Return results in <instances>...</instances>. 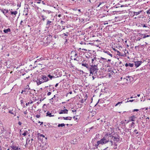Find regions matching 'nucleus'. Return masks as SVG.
I'll list each match as a JSON object with an SVG mask.
<instances>
[{"label":"nucleus","mask_w":150,"mask_h":150,"mask_svg":"<svg viewBox=\"0 0 150 150\" xmlns=\"http://www.w3.org/2000/svg\"><path fill=\"white\" fill-rule=\"evenodd\" d=\"M99 60V58H97L95 57L92 59V64L90 68L89 67L88 70L90 72V74H92L93 75V73L94 75H98V64H99L98 62L97 61Z\"/></svg>","instance_id":"nucleus-1"},{"label":"nucleus","mask_w":150,"mask_h":150,"mask_svg":"<svg viewBox=\"0 0 150 150\" xmlns=\"http://www.w3.org/2000/svg\"><path fill=\"white\" fill-rule=\"evenodd\" d=\"M48 79L47 77L45 75H41L40 76L36 81V82L38 85H39L41 83L48 81Z\"/></svg>","instance_id":"nucleus-2"},{"label":"nucleus","mask_w":150,"mask_h":150,"mask_svg":"<svg viewBox=\"0 0 150 150\" xmlns=\"http://www.w3.org/2000/svg\"><path fill=\"white\" fill-rule=\"evenodd\" d=\"M109 136V134H107L104 137L101 139L100 141H97V144H96V146H98L99 144H105L109 142V138H108Z\"/></svg>","instance_id":"nucleus-3"},{"label":"nucleus","mask_w":150,"mask_h":150,"mask_svg":"<svg viewBox=\"0 0 150 150\" xmlns=\"http://www.w3.org/2000/svg\"><path fill=\"white\" fill-rule=\"evenodd\" d=\"M109 136L108 137V138H110V144L111 145H112L113 144L112 142V140H113L114 141H116V142H118L119 140V139L118 137H115L112 136L110 134H109Z\"/></svg>","instance_id":"nucleus-4"},{"label":"nucleus","mask_w":150,"mask_h":150,"mask_svg":"<svg viewBox=\"0 0 150 150\" xmlns=\"http://www.w3.org/2000/svg\"><path fill=\"white\" fill-rule=\"evenodd\" d=\"M86 61L85 60H83L82 61L81 63L82 66L84 67H86L88 69L89 68V66L88 64L86 63Z\"/></svg>","instance_id":"nucleus-5"},{"label":"nucleus","mask_w":150,"mask_h":150,"mask_svg":"<svg viewBox=\"0 0 150 150\" xmlns=\"http://www.w3.org/2000/svg\"><path fill=\"white\" fill-rule=\"evenodd\" d=\"M142 63L141 61H138L135 62V65L136 67H139L140 65H141Z\"/></svg>","instance_id":"nucleus-6"},{"label":"nucleus","mask_w":150,"mask_h":150,"mask_svg":"<svg viewBox=\"0 0 150 150\" xmlns=\"http://www.w3.org/2000/svg\"><path fill=\"white\" fill-rule=\"evenodd\" d=\"M68 110L66 109H65L63 110H61L60 112H59V114H62L63 113L67 114L68 113Z\"/></svg>","instance_id":"nucleus-7"},{"label":"nucleus","mask_w":150,"mask_h":150,"mask_svg":"<svg viewBox=\"0 0 150 150\" xmlns=\"http://www.w3.org/2000/svg\"><path fill=\"white\" fill-rule=\"evenodd\" d=\"M136 118L135 116L134 115H133V116L130 117H129V121H135V119Z\"/></svg>","instance_id":"nucleus-8"},{"label":"nucleus","mask_w":150,"mask_h":150,"mask_svg":"<svg viewBox=\"0 0 150 150\" xmlns=\"http://www.w3.org/2000/svg\"><path fill=\"white\" fill-rule=\"evenodd\" d=\"M12 10H13L12 9H11H11L9 10V11H11L10 13H11V15H14L15 16H16V15L18 13V12L16 11H12Z\"/></svg>","instance_id":"nucleus-9"},{"label":"nucleus","mask_w":150,"mask_h":150,"mask_svg":"<svg viewBox=\"0 0 150 150\" xmlns=\"http://www.w3.org/2000/svg\"><path fill=\"white\" fill-rule=\"evenodd\" d=\"M68 32H67L66 33H64L62 35V38H66L68 37L67 34H68Z\"/></svg>","instance_id":"nucleus-10"},{"label":"nucleus","mask_w":150,"mask_h":150,"mask_svg":"<svg viewBox=\"0 0 150 150\" xmlns=\"http://www.w3.org/2000/svg\"><path fill=\"white\" fill-rule=\"evenodd\" d=\"M1 12H2L5 15L6 13H8V10H6L5 9H1Z\"/></svg>","instance_id":"nucleus-11"},{"label":"nucleus","mask_w":150,"mask_h":150,"mask_svg":"<svg viewBox=\"0 0 150 150\" xmlns=\"http://www.w3.org/2000/svg\"><path fill=\"white\" fill-rule=\"evenodd\" d=\"M41 17L42 18V20L43 21H44L46 19L47 17L45 16L44 15H42V14L41 15Z\"/></svg>","instance_id":"nucleus-12"},{"label":"nucleus","mask_w":150,"mask_h":150,"mask_svg":"<svg viewBox=\"0 0 150 150\" xmlns=\"http://www.w3.org/2000/svg\"><path fill=\"white\" fill-rule=\"evenodd\" d=\"M46 116H49L50 117H54V115H52L51 113H50V112L47 111V112L46 113Z\"/></svg>","instance_id":"nucleus-13"},{"label":"nucleus","mask_w":150,"mask_h":150,"mask_svg":"<svg viewBox=\"0 0 150 150\" xmlns=\"http://www.w3.org/2000/svg\"><path fill=\"white\" fill-rule=\"evenodd\" d=\"M11 29L9 28H8L6 29H5L3 30L4 33H8V32H11Z\"/></svg>","instance_id":"nucleus-14"},{"label":"nucleus","mask_w":150,"mask_h":150,"mask_svg":"<svg viewBox=\"0 0 150 150\" xmlns=\"http://www.w3.org/2000/svg\"><path fill=\"white\" fill-rule=\"evenodd\" d=\"M47 23L46 24V25L47 26H50V25H51V23H52V21H50L48 20H47Z\"/></svg>","instance_id":"nucleus-15"},{"label":"nucleus","mask_w":150,"mask_h":150,"mask_svg":"<svg viewBox=\"0 0 150 150\" xmlns=\"http://www.w3.org/2000/svg\"><path fill=\"white\" fill-rule=\"evenodd\" d=\"M62 118H63L64 120H71L72 119V117H62Z\"/></svg>","instance_id":"nucleus-16"},{"label":"nucleus","mask_w":150,"mask_h":150,"mask_svg":"<svg viewBox=\"0 0 150 150\" xmlns=\"http://www.w3.org/2000/svg\"><path fill=\"white\" fill-rule=\"evenodd\" d=\"M142 12V11H139L137 12H133V14L134 15L137 16V15H139V14L140 13H141Z\"/></svg>","instance_id":"nucleus-17"},{"label":"nucleus","mask_w":150,"mask_h":150,"mask_svg":"<svg viewBox=\"0 0 150 150\" xmlns=\"http://www.w3.org/2000/svg\"><path fill=\"white\" fill-rule=\"evenodd\" d=\"M150 36L149 35H146V34H142L141 35V37H142L143 38H144L146 37H149Z\"/></svg>","instance_id":"nucleus-18"},{"label":"nucleus","mask_w":150,"mask_h":150,"mask_svg":"<svg viewBox=\"0 0 150 150\" xmlns=\"http://www.w3.org/2000/svg\"><path fill=\"white\" fill-rule=\"evenodd\" d=\"M42 12H45L46 13H47L48 14H50L51 12V11H50L45 10L44 9L42 11Z\"/></svg>","instance_id":"nucleus-19"},{"label":"nucleus","mask_w":150,"mask_h":150,"mask_svg":"<svg viewBox=\"0 0 150 150\" xmlns=\"http://www.w3.org/2000/svg\"><path fill=\"white\" fill-rule=\"evenodd\" d=\"M13 149L15 150H20V148H18L17 147H16L15 146H13L12 148Z\"/></svg>","instance_id":"nucleus-20"},{"label":"nucleus","mask_w":150,"mask_h":150,"mask_svg":"<svg viewBox=\"0 0 150 150\" xmlns=\"http://www.w3.org/2000/svg\"><path fill=\"white\" fill-rule=\"evenodd\" d=\"M105 52L107 54L109 55L111 57H112V54L110 53L108 51H105Z\"/></svg>","instance_id":"nucleus-21"},{"label":"nucleus","mask_w":150,"mask_h":150,"mask_svg":"<svg viewBox=\"0 0 150 150\" xmlns=\"http://www.w3.org/2000/svg\"><path fill=\"white\" fill-rule=\"evenodd\" d=\"M64 126H65V124L64 123H62L61 124H59L58 125V127H63Z\"/></svg>","instance_id":"nucleus-22"},{"label":"nucleus","mask_w":150,"mask_h":150,"mask_svg":"<svg viewBox=\"0 0 150 150\" xmlns=\"http://www.w3.org/2000/svg\"><path fill=\"white\" fill-rule=\"evenodd\" d=\"M73 10L75 11H78L79 12H81V10L80 9H78L77 8H76L73 9Z\"/></svg>","instance_id":"nucleus-23"},{"label":"nucleus","mask_w":150,"mask_h":150,"mask_svg":"<svg viewBox=\"0 0 150 150\" xmlns=\"http://www.w3.org/2000/svg\"><path fill=\"white\" fill-rule=\"evenodd\" d=\"M28 133V132L27 131H24V132L23 134H22V135H23L24 136H25L27 135Z\"/></svg>","instance_id":"nucleus-24"},{"label":"nucleus","mask_w":150,"mask_h":150,"mask_svg":"<svg viewBox=\"0 0 150 150\" xmlns=\"http://www.w3.org/2000/svg\"><path fill=\"white\" fill-rule=\"evenodd\" d=\"M48 77H49L51 79H52V78H54V76H52L50 74L48 75L47 76Z\"/></svg>","instance_id":"nucleus-25"},{"label":"nucleus","mask_w":150,"mask_h":150,"mask_svg":"<svg viewBox=\"0 0 150 150\" xmlns=\"http://www.w3.org/2000/svg\"><path fill=\"white\" fill-rule=\"evenodd\" d=\"M79 20L81 23H84L85 22L84 19L83 18H80Z\"/></svg>","instance_id":"nucleus-26"},{"label":"nucleus","mask_w":150,"mask_h":150,"mask_svg":"<svg viewBox=\"0 0 150 150\" xmlns=\"http://www.w3.org/2000/svg\"><path fill=\"white\" fill-rule=\"evenodd\" d=\"M128 65H129V66L130 67H132L134 66V64L129 63V64H128Z\"/></svg>","instance_id":"nucleus-27"},{"label":"nucleus","mask_w":150,"mask_h":150,"mask_svg":"<svg viewBox=\"0 0 150 150\" xmlns=\"http://www.w3.org/2000/svg\"><path fill=\"white\" fill-rule=\"evenodd\" d=\"M76 140L75 139L74 140H73L71 142V144H76Z\"/></svg>","instance_id":"nucleus-28"},{"label":"nucleus","mask_w":150,"mask_h":150,"mask_svg":"<svg viewBox=\"0 0 150 150\" xmlns=\"http://www.w3.org/2000/svg\"><path fill=\"white\" fill-rule=\"evenodd\" d=\"M43 60V58L42 57H41V58H40V59H38L36 61H35V62H38L39 61H40V60Z\"/></svg>","instance_id":"nucleus-29"},{"label":"nucleus","mask_w":150,"mask_h":150,"mask_svg":"<svg viewBox=\"0 0 150 150\" xmlns=\"http://www.w3.org/2000/svg\"><path fill=\"white\" fill-rule=\"evenodd\" d=\"M38 135H39L40 137H44V138L45 137V136L42 134H40V133H39V134H38Z\"/></svg>","instance_id":"nucleus-30"},{"label":"nucleus","mask_w":150,"mask_h":150,"mask_svg":"<svg viewBox=\"0 0 150 150\" xmlns=\"http://www.w3.org/2000/svg\"><path fill=\"white\" fill-rule=\"evenodd\" d=\"M33 103V101L31 100L30 101V102H28V103H26V106H27L28 105V104H29L30 103L31 104V103Z\"/></svg>","instance_id":"nucleus-31"},{"label":"nucleus","mask_w":150,"mask_h":150,"mask_svg":"<svg viewBox=\"0 0 150 150\" xmlns=\"http://www.w3.org/2000/svg\"><path fill=\"white\" fill-rule=\"evenodd\" d=\"M122 103V102H118L115 105V106H117L119 104H121V103Z\"/></svg>","instance_id":"nucleus-32"},{"label":"nucleus","mask_w":150,"mask_h":150,"mask_svg":"<svg viewBox=\"0 0 150 150\" xmlns=\"http://www.w3.org/2000/svg\"><path fill=\"white\" fill-rule=\"evenodd\" d=\"M146 13H147L148 14H149L150 15V9L148 10L147 11H146Z\"/></svg>","instance_id":"nucleus-33"},{"label":"nucleus","mask_w":150,"mask_h":150,"mask_svg":"<svg viewBox=\"0 0 150 150\" xmlns=\"http://www.w3.org/2000/svg\"><path fill=\"white\" fill-rule=\"evenodd\" d=\"M134 124L135 123L134 122H132L130 125L131 127H132L134 126Z\"/></svg>","instance_id":"nucleus-34"},{"label":"nucleus","mask_w":150,"mask_h":150,"mask_svg":"<svg viewBox=\"0 0 150 150\" xmlns=\"http://www.w3.org/2000/svg\"><path fill=\"white\" fill-rule=\"evenodd\" d=\"M28 139H26V143L25 145V147H26L28 146V144L27 142V141L28 140Z\"/></svg>","instance_id":"nucleus-35"},{"label":"nucleus","mask_w":150,"mask_h":150,"mask_svg":"<svg viewBox=\"0 0 150 150\" xmlns=\"http://www.w3.org/2000/svg\"><path fill=\"white\" fill-rule=\"evenodd\" d=\"M8 112L14 115V113L12 112L11 110H9L8 111Z\"/></svg>","instance_id":"nucleus-36"},{"label":"nucleus","mask_w":150,"mask_h":150,"mask_svg":"<svg viewBox=\"0 0 150 150\" xmlns=\"http://www.w3.org/2000/svg\"><path fill=\"white\" fill-rule=\"evenodd\" d=\"M134 100H127L126 101V102H132L134 101Z\"/></svg>","instance_id":"nucleus-37"},{"label":"nucleus","mask_w":150,"mask_h":150,"mask_svg":"<svg viewBox=\"0 0 150 150\" xmlns=\"http://www.w3.org/2000/svg\"><path fill=\"white\" fill-rule=\"evenodd\" d=\"M139 111V110H138V109H134V110H133V112H135V111L137 112V111Z\"/></svg>","instance_id":"nucleus-38"},{"label":"nucleus","mask_w":150,"mask_h":150,"mask_svg":"<svg viewBox=\"0 0 150 150\" xmlns=\"http://www.w3.org/2000/svg\"><path fill=\"white\" fill-rule=\"evenodd\" d=\"M137 129H135L134 131V132H136V134H138L139 132H137Z\"/></svg>","instance_id":"nucleus-39"},{"label":"nucleus","mask_w":150,"mask_h":150,"mask_svg":"<svg viewBox=\"0 0 150 150\" xmlns=\"http://www.w3.org/2000/svg\"><path fill=\"white\" fill-rule=\"evenodd\" d=\"M60 23L62 24L63 25L65 23V22L64 21H61L60 22Z\"/></svg>","instance_id":"nucleus-40"},{"label":"nucleus","mask_w":150,"mask_h":150,"mask_svg":"<svg viewBox=\"0 0 150 150\" xmlns=\"http://www.w3.org/2000/svg\"><path fill=\"white\" fill-rule=\"evenodd\" d=\"M51 94V92H49L47 93V95L49 96H50V95Z\"/></svg>","instance_id":"nucleus-41"},{"label":"nucleus","mask_w":150,"mask_h":150,"mask_svg":"<svg viewBox=\"0 0 150 150\" xmlns=\"http://www.w3.org/2000/svg\"><path fill=\"white\" fill-rule=\"evenodd\" d=\"M36 116L37 118H39L40 117V115H37Z\"/></svg>","instance_id":"nucleus-42"},{"label":"nucleus","mask_w":150,"mask_h":150,"mask_svg":"<svg viewBox=\"0 0 150 150\" xmlns=\"http://www.w3.org/2000/svg\"><path fill=\"white\" fill-rule=\"evenodd\" d=\"M23 21L22 20H21V23H20V25H23L22 24V23H23Z\"/></svg>","instance_id":"nucleus-43"},{"label":"nucleus","mask_w":150,"mask_h":150,"mask_svg":"<svg viewBox=\"0 0 150 150\" xmlns=\"http://www.w3.org/2000/svg\"><path fill=\"white\" fill-rule=\"evenodd\" d=\"M21 124H22V123H21V122L19 121V122H18V124L19 125H21Z\"/></svg>","instance_id":"nucleus-44"},{"label":"nucleus","mask_w":150,"mask_h":150,"mask_svg":"<svg viewBox=\"0 0 150 150\" xmlns=\"http://www.w3.org/2000/svg\"><path fill=\"white\" fill-rule=\"evenodd\" d=\"M142 25H143V27H147V26H146V25L145 24H144V25L143 24Z\"/></svg>","instance_id":"nucleus-45"},{"label":"nucleus","mask_w":150,"mask_h":150,"mask_svg":"<svg viewBox=\"0 0 150 150\" xmlns=\"http://www.w3.org/2000/svg\"><path fill=\"white\" fill-rule=\"evenodd\" d=\"M27 110H26L23 113L25 114H26L27 113Z\"/></svg>","instance_id":"nucleus-46"},{"label":"nucleus","mask_w":150,"mask_h":150,"mask_svg":"<svg viewBox=\"0 0 150 150\" xmlns=\"http://www.w3.org/2000/svg\"><path fill=\"white\" fill-rule=\"evenodd\" d=\"M38 123H41V124H40V125H41L42 124H43V122H40V121H39L38 122Z\"/></svg>","instance_id":"nucleus-47"},{"label":"nucleus","mask_w":150,"mask_h":150,"mask_svg":"<svg viewBox=\"0 0 150 150\" xmlns=\"http://www.w3.org/2000/svg\"><path fill=\"white\" fill-rule=\"evenodd\" d=\"M4 130V128H3V129H1V133H2L3 132Z\"/></svg>","instance_id":"nucleus-48"},{"label":"nucleus","mask_w":150,"mask_h":150,"mask_svg":"<svg viewBox=\"0 0 150 150\" xmlns=\"http://www.w3.org/2000/svg\"><path fill=\"white\" fill-rule=\"evenodd\" d=\"M73 118L75 119V120H77V118L75 116H74L73 117Z\"/></svg>","instance_id":"nucleus-49"},{"label":"nucleus","mask_w":150,"mask_h":150,"mask_svg":"<svg viewBox=\"0 0 150 150\" xmlns=\"http://www.w3.org/2000/svg\"><path fill=\"white\" fill-rule=\"evenodd\" d=\"M101 4H102L101 2H100V3H99V4L98 5V7H99V6H100V5Z\"/></svg>","instance_id":"nucleus-50"},{"label":"nucleus","mask_w":150,"mask_h":150,"mask_svg":"<svg viewBox=\"0 0 150 150\" xmlns=\"http://www.w3.org/2000/svg\"><path fill=\"white\" fill-rule=\"evenodd\" d=\"M125 66L126 67H127L128 66H129L128 64L126 63V64H125Z\"/></svg>","instance_id":"nucleus-51"},{"label":"nucleus","mask_w":150,"mask_h":150,"mask_svg":"<svg viewBox=\"0 0 150 150\" xmlns=\"http://www.w3.org/2000/svg\"><path fill=\"white\" fill-rule=\"evenodd\" d=\"M113 148L115 149H117V146H114V147H113Z\"/></svg>","instance_id":"nucleus-52"},{"label":"nucleus","mask_w":150,"mask_h":150,"mask_svg":"<svg viewBox=\"0 0 150 150\" xmlns=\"http://www.w3.org/2000/svg\"><path fill=\"white\" fill-rule=\"evenodd\" d=\"M62 30H64L65 29V27L62 26Z\"/></svg>","instance_id":"nucleus-53"},{"label":"nucleus","mask_w":150,"mask_h":150,"mask_svg":"<svg viewBox=\"0 0 150 150\" xmlns=\"http://www.w3.org/2000/svg\"><path fill=\"white\" fill-rule=\"evenodd\" d=\"M100 58L101 59H102V60L106 59L104 58H103L102 57H101Z\"/></svg>","instance_id":"nucleus-54"},{"label":"nucleus","mask_w":150,"mask_h":150,"mask_svg":"<svg viewBox=\"0 0 150 150\" xmlns=\"http://www.w3.org/2000/svg\"><path fill=\"white\" fill-rule=\"evenodd\" d=\"M81 103H83V102H84V100H83V99H82V100H81Z\"/></svg>","instance_id":"nucleus-55"},{"label":"nucleus","mask_w":150,"mask_h":150,"mask_svg":"<svg viewBox=\"0 0 150 150\" xmlns=\"http://www.w3.org/2000/svg\"><path fill=\"white\" fill-rule=\"evenodd\" d=\"M74 60H76L77 61H78V60H77L76 58H74Z\"/></svg>","instance_id":"nucleus-56"},{"label":"nucleus","mask_w":150,"mask_h":150,"mask_svg":"<svg viewBox=\"0 0 150 150\" xmlns=\"http://www.w3.org/2000/svg\"><path fill=\"white\" fill-rule=\"evenodd\" d=\"M42 3L43 5H45V3L43 1H42Z\"/></svg>","instance_id":"nucleus-57"},{"label":"nucleus","mask_w":150,"mask_h":150,"mask_svg":"<svg viewBox=\"0 0 150 150\" xmlns=\"http://www.w3.org/2000/svg\"><path fill=\"white\" fill-rule=\"evenodd\" d=\"M72 111L73 112H76V110H72Z\"/></svg>","instance_id":"nucleus-58"},{"label":"nucleus","mask_w":150,"mask_h":150,"mask_svg":"<svg viewBox=\"0 0 150 150\" xmlns=\"http://www.w3.org/2000/svg\"><path fill=\"white\" fill-rule=\"evenodd\" d=\"M58 84L59 83H57L55 85V87H57L58 85Z\"/></svg>","instance_id":"nucleus-59"},{"label":"nucleus","mask_w":150,"mask_h":150,"mask_svg":"<svg viewBox=\"0 0 150 150\" xmlns=\"http://www.w3.org/2000/svg\"><path fill=\"white\" fill-rule=\"evenodd\" d=\"M37 3L38 4H40L41 3L40 1H39L37 2Z\"/></svg>","instance_id":"nucleus-60"},{"label":"nucleus","mask_w":150,"mask_h":150,"mask_svg":"<svg viewBox=\"0 0 150 150\" xmlns=\"http://www.w3.org/2000/svg\"><path fill=\"white\" fill-rule=\"evenodd\" d=\"M149 119V117H147L146 118V121H147V119H148H148Z\"/></svg>","instance_id":"nucleus-61"},{"label":"nucleus","mask_w":150,"mask_h":150,"mask_svg":"<svg viewBox=\"0 0 150 150\" xmlns=\"http://www.w3.org/2000/svg\"><path fill=\"white\" fill-rule=\"evenodd\" d=\"M114 145L115 146H117V144L115 143H114Z\"/></svg>","instance_id":"nucleus-62"},{"label":"nucleus","mask_w":150,"mask_h":150,"mask_svg":"<svg viewBox=\"0 0 150 150\" xmlns=\"http://www.w3.org/2000/svg\"><path fill=\"white\" fill-rule=\"evenodd\" d=\"M125 6V5H122L120 6V7H124Z\"/></svg>","instance_id":"nucleus-63"},{"label":"nucleus","mask_w":150,"mask_h":150,"mask_svg":"<svg viewBox=\"0 0 150 150\" xmlns=\"http://www.w3.org/2000/svg\"><path fill=\"white\" fill-rule=\"evenodd\" d=\"M61 15L60 14L59 15H58V16L59 17H61Z\"/></svg>","instance_id":"nucleus-64"}]
</instances>
